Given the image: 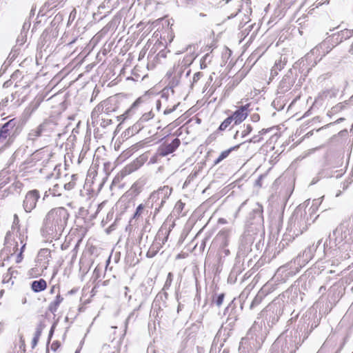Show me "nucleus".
Here are the masks:
<instances>
[{"label": "nucleus", "mask_w": 353, "mask_h": 353, "mask_svg": "<svg viewBox=\"0 0 353 353\" xmlns=\"http://www.w3.org/2000/svg\"><path fill=\"white\" fill-rule=\"evenodd\" d=\"M26 246V244H23L21 248V252L18 254L17 256V259H16V263H20L22 259H23V256H22V253L23 252V249Z\"/></svg>", "instance_id": "obj_43"}, {"label": "nucleus", "mask_w": 353, "mask_h": 353, "mask_svg": "<svg viewBox=\"0 0 353 353\" xmlns=\"http://www.w3.org/2000/svg\"><path fill=\"white\" fill-rule=\"evenodd\" d=\"M14 99L15 96L13 93L3 98L0 102V111H3L5 108L8 106L9 102L13 101Z\"/></svg>", "instance_id": "obj_26"}, {"label": "nucleus", "mask_w": 353, "mask_h": 353, "mask_svg": "<svg viewBox=\"0 0 353 353\" xmlns=\"http://www.w3.org/2000/svg\"><path fill=\"white\" fill-rule=\"evenodd\" d=\"M171 84L172 86H176L179 83V81L178 79H176V77H174L172 81H171Z\"/></svg>", "instance_id": "obj_51"}, {"label": "nucleus", "mask_w": 353, "mask_h": 353, "mask_svg": "<svg viewBox=\"0 0 353 353\" xmlns=\"http://www.w3.org/2000/svg\"><path fill=\"white\" fill-rule=\"evenodd\" d=\"M259 347L256 346V343L253 340L243 338L239 344V353H255Z\"/></svg>", "instance_id": "obj_16"}, {"label": "nucleus", "mask_w": 353, "mask_h": 353, "mask_svg": "<svg viewBox=\"0 0 353 353\" xmlns=\"http://www.w3.org/2000/svg\"><path fill=\"white\" fill-rule=\"evenodd\" d=\"M172 190V189L171 188L165 185L151 194L150 200L152 201V205L154 203H156L154 216L157 214L161 208L163 206L164 203L166 202V200L171 194Z\"/></svg>", "instance_id": "obj_5"}, {"label": "nucleus", "mask_w": 353, "mask_h": 353, "mask_svg": "<svg viewBox=\"0 0 353 353\" xmlns=\"http://www.w3.org/2000/svg\"><path fill=\"white\" fill-rule=\"evenodd\" d=\"M156 107L157 110L160 109L161 107V101L159 100L156 101Z\"/></svg>", "instance_id": "obj_56"}, {"label": "nucleus", "mask_w": 353, "mask_h": 353, "mask_svg": "<svg viewBox=\"0 0 353 353\" xmlns=\"http://www.w3.org/2000/svg\"><path fill=\"white\" fill-rule=\"evenodd\" d=\"M59 188V186L58 184H56L53 186L52 188H50L48 192H50V194H52V196H60L61 195V193L59 192V191L58 190V189Z\"/></svg>", "instance_id": "obj_40"}, {"label": "nucleus", "mask_w": 353, "mask_h": 353, "mask_svg": "<svg viewBox=\"0 0 353 353\" xmlns=\"http://www.w3.org/2000/svg\"><path fill=\"white\" fill-rule=\"evenodd\" d=\"M176 109V107L174 106L172 109H166L164 110V114H168L171 112H172Z\"/></svg>", "instance_id": "obj_52"}, {"label": "nucleus", "mask_w": 353, "mask_h": 353, "mask_svg": "<svg viewBox=\"0 0 353 353\" xmlns=\"http://www.w3.org/2000/svg\"><path fill=\"white\" fill-rule=\"evenodd\" d=\"M47 288L46 281L40 279L39 280H36L32 282L31 283V289L34 292H40L46 290Z\"/></svg>", "instance_id": "obj_19"}, {"label": "nucleus", "mask_w": 353, "mask_h": 353, "mask_svg": "<svg viewBox=\"0 0 353 353\" xmlns=\"http://www.w3.org/2000/svg\"><path fill=\"white\" fill-rule=\"evenodd\" d=\"M48 196V191H46L44 194V196H43V200L46 199V197H47Z\"/></svg>", "instance_id": "obj_62"}, {"label": "nucleus", "mask_w": 353, "mask_h": 353, "mask_svg": "<svg viewBox=\"0 0 353 353\" xmlns=\"http://www.w3.org/2000/svg\"><path fill=\"white\" fill-rule=\"evenodd\" d=\"M104 205V202L100 203L98 205V208H97V213H98L101 209L103 207Z\"/></svg>", "instance_id": "obj_54"}, {"label": "nucleus", "mask_w": 353, "mask_h": 353, "mask_svg": "<svg viewBox=\"0 0 353 353\" xmlns=\"http://www.w3.org/2000/svg\"><path fill=\"white\" fill-rule=\"evenodd\" d=\"M317 217L315 207L312 206L307 209L303 205H299L290 219V225L292 229H294V233L296 235L302 234Z\"/></svg>", "instance_id": "obj_2"}, {"label": "nucleus", "mask_w": 353, "mask_h": 353, "mask_svg": "<svg viewBox=\"0 0 353 353\" xmlns=\"http://www.w3.org/2000/svg\"><path fill=\"white\" fill-rule=\"evenodd\" d=\"M60 346V344L58 341H54L51 345V350L53 351H56Z\"/></svg>", "instance_id": "obj_49"}, {"label": "nucleus", "mask_w": 353, "mask_h": 353, "mask_svg": "<svg viewBox=\"0 0 353 353\" xmlns=\"http://www.w3.org/2000/svg\"><path fill=\"white\" fill-rule=\"evenodd\" d=\"M279 72V70L278 69L277 65H274V66L271 69V76L272 77L276 76L278 74Z\"/></svg>", "instance_id": "obj_48"}, {"label": "nucleus", "mask_w": 353, "mask_h": 353, "mask_svg": "<svg viewBox=\"0 0 353 353\" xmlns=\"http://www.w3.org/2000/svg\"><path fill=\"white\" fill-rule=\"evenodd\" d=\"M349 52L352 54H353V42H352V44L350 46V48L349 50Z\"/></svg>", "instance_id": "obj_59"}, {"label": "nucleus", "mask_w": 353, "mask_h": 353, "mask_svg": "<svg viewBox=\"0 0 353 353\" xmlns=\"http://www.w3.org/2000/svg\"><path fill=\"white\" fill-rule=\"evenodd\" d=\"M314 253V249L312 247L306 248L302 254H300L301 256L304 259V261L307 263L312 259Z\"/></svg>", "instance_id": "obj_24"}, {"label": "nucleus", "mask_w": 353, "mask_h": 353, "mask_svg": "<svg viewBox=\"0 0 353 353\" xmlns=\"http://www.w3.org/2000/svg\"><path fill=\"white\" fill-rule=\"evenodd\" d=\"M42 253H43V254H50V252H49V250H47V249H46V250H41V251L40 252L39 254H42Z\"/></svg>", "instance_id": "obj_58"}, {"label": "nucleus", "mask_w": 353, "mask_h": 353, "mask_svg": "<svg viewBox=\"0 0 353 353\" xmlns=\"http://www.w3.org/2000/svg\"><path fill=\"white\" fill-rule=\"evenodd\" d=\"M288 59L285 56H280L279 59L276 60L274 65H277L278 69L281 71L285 65Z\"/></svg>", "instance_id": "obj_29"}, {"label": "nucleus", "mask_w": 353, "mask_h": 353, "mask_svg": "<svg viewBox=\"0 0 353 353\" xmlns=\"http://www.w3.org/2000/svg\"><path fill=\"white\" fill-rule=\"evenodd\" d=\"M181 141L178 138H175L170 143L165 142L159 147L157 154L159 157H165L174 152L179 147Z\"/></svg>", "instance_id": "obj_11"}, {"label": "nucleus", "mask_w": 353, "mask_h": 353, "mask_svg": "<svg viewBox=\"0 0 353 353\" xmlns=\"http://www.w3.org/2000/svg\"><path fill=\"white\" fill-rule=\"evenodd\" d=\"M68 248V245H65V244H62L61 245V249L63 250H66Z\"/></svg>", "instance_id": "obj_60"}, {"label": "nucleus", "mask_w": 353, "mask_h": 353, "mask_svg": "<svg viewBox=\"0 0 353 353\" xmlns=\"http://www.w3.org/2000/svg\"><path fill=\"white\" fill-rule=\"evenodd\" d=\"M154 114L152 110L144 113L138 121V125H141L143 123L148 122L154 117Z\"/></svg>", "instance_id": "obj_28"}, {"label": "nucleus", "mask_w": 353, "mask_h": 353, "mask_svg": "<svg viewBox=\"0 0 353 353\" xmlns=\"http://www.w3.org/2000/svg\"><path fill=\"white\" fill-rule=\"evenodd\" d=\"M19 217L17 214H14V223L16 224V223H19Z\"/></svg>", "instance_id": "obj_55"}, {"label": "nucleus", "mask_w": 353, "mask_h": 353, "mask_svg": "<svg viewBox=\"0 0 353 353\" xmlns=\"http://www.w3.org/2000/svg\"><path fill=\"white\" fill-rule=\"evenodd\" d=\"M40 198V193L37 190L28 191L23 201V208L26 212H32L37 206Z\"/></svg>", "instance_id": "obj_9"}, {"label": "nucleus", "mask_w": 353, "mask_h": 353, "mask_svg": "<svg viewBox=\"0 0 353 353\" xmlns=\"http://www.w3.org/2000/svg\"><path fill=\"white\" fill-rule=\"evenodd\" d=\"M268 131H269L268 129H262L261 130H260L258 134H256V135L253 136L249 140L245 141H244V142H243L241 143L243 144V143H244L245 142H248V143H258V142H260L261 140L262 139V135L265 134Z\"/></svg>", "instance_id": "obj_25"}, {"label": "nucleus", "mask_w": 353, "mask_h": 353, "mask_svg": "<svg viewBox=\"0 0 353 353\" xmlns=\"http://www.w3.org/2000/svg\"><path fill=\"white\" fill-rule=\"evenodd\" d=\"M241 144L242 143H240L221 152L218 158L214 161V165L220 163L223 160L226 159L232 151L238 150Z\"/></svg>", "instance_id": "obj_21"}, {"label": "nucleus", "mask_w": 353, "mask_h": 353, "mask_svg": "<svg viewBox=\"0 0 353 353\" xmlns=\"http://www.w3.org/2000/svg\"><path fill=\"white\" fill-rule=\"evenodd\" d=\"M39 105V102L32 103L30 105L28 110H30V112L35 111Z\"/></svg>", "instance_id": "obj_46"}, {"label": "nucleus", "mask_w": 353, "mask_h": 353, "mask_svg": "<svg viewBox=\"0 0 353 353\" xmlns=\"http://www.w3.org/2000/svg\"><path fill=\"white\" fill-rule=\"evenodd\" d=\"M327 243L331 248L338 247L340 249L341 247H345V244L343 243L342 230L339 228H336L332 234H330Z\"/></svg>", "instance_id": "obj_13"}, {"label": "nucleus", "mask_w": 353, "mask_h": 353, "mask_svg": "<svg viewBox=\"0 0 353 353\" xmlns=\"http://www.w3.org/2000/svg\"><path fill=\"white\" fill-rule=\"evenodd\" d=\"M172 280H173V274H172V273L169 272L167 276L165 283L163 285V291H166L170 288V286L172 285Z\"/></svg>", "instance_id": "obj_32"}, {"label": "nucleus", "mask_w": 353, "mask_h": 353, "mask_svg": "<svg viewBox=\"0 0 353 353\" xmlns=\"http://www.w3.org/2000/svg\"><path fill=\"white\" fill-rule=\"evenodd\" d=\"M17 120L14 118L5 123L0 128V143H4L8 139H10L15 132V127Z\"/></svg>", "instance_id": "obj_10"}, {"label": "nucleus", "mask_w": 353, "mask_h": 353, "mask_svg": "<svg viewBox=\"0 0 353 353\" xmlns=\"http://www.w3.org/2000/svg\"><path fill=\"white\" fill-rule=\"evenodd\" d=\"M245 339L253 340V341L256 343V347H261L265 339L264 332L263 331L262 325L256 322H254L252 326L249 330L247 336Z\"/></svg>", "instance_id": "obj_8"}, {"label": "nucleus", "mask_w": 353, "mask_h": 353, "mask_svg": "<svg viewBox=\"0 0 353 353\" xmlns=\"http://www.w3.org/2000/svg\"><path fill=\"white\" fill-rule=\"evenodd\" d=\"M80 351H81V347H79V349H77V350L75 351V353H80Z\"/></svg>", "instance_id": "obj_64"}, {"label": "nucleus", "mask_w": 353, "mask_h": 353, "mask_svg": "<svg viewBox=\"0 0 353 353\" xmlns=\"http://www.w3.org/2000/svg\"><path fill=\"white\" fill-rule=\"evenodd\" d=\"M221 249H222V252L225 254V256H227L230 254V250L228 249H227L226 247L221 248Z\"/></svg>", "instance_id": "obj_53"}, {"label": "nucleus", "mask_w": 353, "mask_h": 353, "mask_svg": "<svg viewBox=\"0 0 353 353\" xmlns=\"http://www.w3.org/2000/svg\"><path fill=\"white\" fill-rule=\"evenodd\" d=\"M260 119V117L258 114H253L252 116H251V119L252 121L254 122H256L259 120Z\"/></svg>", "instance_id": "obj_50"}, {"label": "nucleus", "mask_w": 353, "mask_h": 353, "mask_svg": "<svg viewBox=\"0 0 353 353\" xmlns=\"http://www.w3.org/2000/svg\"><path fill=\"white\" fill-rule=\"evenodd\" d=\"M125 295L127 296V292L129 291V288L128 287H125Z\"/></svg>", "instance_id": "obj_61"}, {"label": "nucleus", "mask_w": 353, "mask_h": 353, "mask_svg": "<svg viewBox=\"0 0 353 353\" xmlns=\"http://www.w3.org/2000/svg\"><path fill=\"white\" fill-rule=\"evenodd\" d=\"M109 116L99 114V117L94 119V112L91 113V121L93 126L99 125L102 128H106L112 123V119L108 118Z\"/></svg>", "instance_id": "obj_17"}, {"label": "nucleus", "mask_w": 353, "mask_h": 353, "mask_svg": "<svg viewBox=\"0 0 353 353\" xmlns=\"http://www.w3.org/2000/svg\"><path fill=\"white\" fill-rule=\"evenodd\" d=\"M341 39H347L353 36V30L345 29L342 30L339 34Z\"/></svg>", "instance_id": "obj_33"}, {"label": "nucleus", "mask_w": 353, "mask_h": 353, "mask_svg": "<svg viewBox=\"0 0 353 353\" xmlns=\"http://www.w3.org/2000/svg\"><path fill=\"white\" fill-rule=\"evenodd\" d=\"M295 78L294 77L292 70L290 69L287 72V73L279 83L278 86V93L284 94L287 92L293 86Z\"/></svg>", "instance_id": "obj_12"}, {"label": "nucleus", "mask_w": 353, "mask_h": 353, "mask_svg": "<svg viewBox=\"0 0 353 353\" xmlns=\"http://www.w3.org/2000/svg\"><path fill=\"white\" fill-rule=\"evenodd\" d=\"M41 332H42V328L40 326H38L36 329V331L34 333V336L32 341V347H34L35 345H37V344L39 341V337L41 334Z\"/></svg>", "instance_id": "obj_30"}, {"label": "nucleus", "mask_w": 353, "mask_h": 353, "mask_svg": "<svg viewBox=\"0 0 353 353\" xmlns=\"http://www.w3.org/2000/svg\"><path fill=\"white\" fill-rule=\"evenodd\" d=\"M183 208H184V203H182L181 201H179L176 202V203L175 205L174 210L176 212H177L178 213H180L183 210Z\"/></svg>", "instance_id": "obj_41"}, {"label": "nucleus", "mask_w": 353, "mask_h": 353, "mask_svg": "<svg viewBox=\"0 0 353 353\" xmlns=\"http://www.w3.org/2000/svg\"><path fill=\"white\" fill-rule=\"evenodd\" d=\"M168 294L165 291L163 292H159L156 296L155 301H159L161 300L165 303L168 299Z\"/></svg>", "instance_id": "obj_39"}, {"label": "nucleus", "mask_w": 353, "mask_h": 353, "mask_svg": "<svg viewBox=\"0 0 353 353\" xmlns=\"http://www.w3.org/2000/svg\"><path fill=\"white\" fill-rule=\"evenodd\" d=\"M202 76H203L202 72H196L193 76L192 83H196L201 79V77Z\"/></svg>", "instance_id": "obj_44"}, {"label": "nucleus", "mask_w": 353, "mask_h": 353, "mask_svg": "<svg viewBox=\"0 0 353 353\" xmlns=\"http://www.w3.org/2000/svg\"><path fill=\"white\" fill-rule=\"evenodd\" d=\"M170 231V227L167 228L165 226H162L159 229L157 234L154 241L152 243L146 253V256L148 258H152L159 252L161 248L162 247V245L167 241Z\"/></svg>", "instance_id": "obj_4"}, {"label": "nucleus", "mask_w": 353, "mask_h": 353, "mask_svg": "<svg viewBox=\"0 0 353 353\" xmlns=\"http://www.w3.org/2000/svg\"><path fill=\"white\" fill-rule=\"evenodd\" d=\"M306 264L307 263L304 261L301 254H299L294 261H290L278 268L276 274H285V277L292 276L299 272L301 268Z\"/></svg>", "instance_id": "obj_6"}, {"label": "nucleus", "mask_w": 353, "mask_h": 353, "mask_svg": "<svg viewBox=\"0 0 353 353\" xmlns=\"http://www.w3.org/2000/svg\"><path fill=\"white\" fill-rule=\"evenodd\" d=\"M199 16H200V17H205V16H206V14H203V13L201 12V13H199Z\"/></svg>", "instance_id": "obj_63"}, {"label": "nucleus", "mask_w": 353, "mask_h": 353, "mask_svg": "<svg viewBox=\"0 0 353 353\" xmlns=\"http://www.w3.org/2000/svg\"><path fill=\"white\" fill-rule=\"evenodd\" d=\"M212 56L210 53L205 54L201 59L200 68L201 69H205L207 68L208 64L212 61Z\"/></svg>", "instance_id": "obj_27"}, {"label": "nucleus", "mask_w": 353, "mask_h": 353, "mask_svg": "<svg viewBox=\"0 0 353 353\" xmlns=\"http://www.w3.org/2000/svg\"><path fill=\"white\" fill-rule=\"evenodd\" d=\"M141 101V98H139L132 103L130 108L128 111H126L125 113L123 114V116H125V118H127L130 116V113L134 110L135 108H137L139 105Z\"/></svg>", "instance_id": "obj_36"}, {"label": "nucleus", "mask_w": 353, "mask_h": 353, "mask_svg": "<svg viewBox=\"0 0 353 353\" xmlns=\"http://www.w3.org/2000/svg\"><path fill=\"white\" fill-rule=\"evenodd\" d=\"M281 343L282 353H294L298 348L297 345L292 337L285 339V342H282L281 339H278L274 343V347H277Z\"/></svg>", "instance_id": "obj_14"}, {"label": "nucleus", "mask_w": 353, "mask_h": 353, "mask_svg": "<svg viewBox=\"0 0 353 353\" xmlns=\"http://www.w3.org/2000/svg\"><path fill=\"white\" fill-rule=\"evenodd\" d=\"M57 124L51 119H46L28 134V141L35 143L39 139L48 140L56 132Z\"/></svg>", "instance_id": "obj_3"}, {"label": "nucleus", "mask_w": 353, "mask_h": 353, "mask_svg": "<svg viewBox=\"0 0 353 353\" xmlns=\"http://www.w3.org/2000/svg\"><path fill=\"white\" fill-rule=\"evenodd\" d=\"M262 301V295L258 294L254 297V299L252 300L251 304H250V309L254 308L255 306L259 305Z\"/></svg>", "instance_id": "obj_37"}, {"label": "nucleus", "mask_w": 353, "mask_h": 353, "mask_svg": "<svg viewBox=\"0 0 353 353\" xmlns=\"http://www.w3.org/2000/svg\"><path fill=\"white\" fill-rule=\"evenodd\" d=\"M143 210L144 205L143 204H140L137 206L132 218L130 221V224L131 225H134L137 224V221L142 214Z\"/></svg>", "instance_id": "obj_22"}, {"label": "nucleus", "mask_w": 353, "mask_h": 353, "mask_svg": "<svg viewBox=\"0 0 353 353\" xmlns=\"http://www.w3.org/2000/svg\"><path fill=\"white\" fill-rule=\"evenodd\" d=\"M249 106V104L241 105L231 116H230L235 125L241 123L246 119L248 115Z\"/></svg>", "instance_id": "obj_15"}, {"label": "nucleus", "mask_w": 353, "mask_h": 353, "mask_svg": "<svg viewBox=\"0 0 353 353\" xmlns=\"http://www.w3.org/2000/svg\"><path fill=\"white\" fill-rule=\"evenodd\" d=\"M72 180L69 181L68 183H66L64 184V189L66 190H72L75 186V181L74 180L77 179L76 175L73 174L71 176Z\"/></svg>", "instance_id": "obj_34"}, {"label": "nucleus", "mask_w": 353, "mask_h": 353, "mask_svg": "<svg viewBox=\"0 0 353 353\" xmlns=\"http://www.w3.org/2000/svg\"><path fill=\"white\" fill-rule=\"evenodd\" d=\"M196 174H197L196 171H195L194 172H192L186 179L184 185H187L188 183H190L191 182V181H192L196 176Z\"/></svg>", "instance_id": "obj_42"}, {"label": "nucleus", "mask_w": 353, "mask_h": 353, "mask_svg": "<svg viewBox=\"0 0 353 353\" xmlns=\"http://www.w3.org/2000/svg\"><path fill=\"white\" fill-rule=\"evenodd\" d=\"M118 107L115 101L112 99H107L99 103L92 110L94 119L99 117V114L110 116L112 112L117 111Z\"/></svg>", "instance_id": "obj_7"}, {"label": "nucleus", "mask_w": 353, "mask_h": 353, "mask_svg": "<svg viewBox=\"0 0 353 353\" xmlns=\"http://www.w3.org/2000/svg\"><path fill=\"white\" fill-rule=\"evenodd\" d=\"M252 130V127L250 124L243 125L241 130H237L234 135V139H237L239 137L241 139L245 138Z\"/></svg>", "instance_id": "obj_20"}, {"label": "nucleus", "mask_w": 353, "mask_h": 353, "mask_svg": "<svg viewBox=\"0 0 353 353\" xmlns=\"http://www.w3.org/2000/svg\"><path fill=\"white\" fill-rule=\"evenodd\" d=\"M232 119L230 117L226 118L219 125L218 128V131H223L225 130L232 122Z\"/></svg>", "instance_id": "obj_31"}, {"label": "nucleus", "mask_w": 353, "mask_h": 353, "mask_svg": "<svg viewBox=\"0 0 353 353\" xmlns=\"http://www.w3.org/2000/svg\"><path fill=\"white\" fill-rule=\"evenodd\" d=\"M253 210L255 213H257L259 216H261L263 212V207L261 205L257 203L256 208Z\"/></svg>", "instance_id": "obj_45"}, {"label": "nucleus", "mask_w": 353, "mask_h": 353, "mask_svg": "<svg viewBox=\"0 0 353 353\" xmlns=\"http://www.w3.org/2000/svg\"><path fill=\"white\" fill-rule=\"evenodd\" d=\"M63 298L59 294H57L54 301L51 302L49 305V310L51 312L54 313L57 312L60 303L63 301Z\"/></svg>", "instance_id": "obj_23"}, {"label": "nucleus", "mask_w": 353, "mask_h": 353, "mask_svg": "<svg viewBox=\"0 0 353 353\" xmlns=\"http://www.w3.org/2000/svg\"><path fill=\"white\" fill-rule=\"evenodd\" d=\"M68 210L63 207L54 208L46 214L42 232L52 239H57L65 229L69 218Z\"/></svg>", "instance_id": "obj_1"}, {"label": "nucleus", "mask_w": 353, "mask_h": 353, "mask_svg": "<svg viewBox=\"0 0 353 353\" xmlns=\"http://www.w3.org/2000/svg\"><path fill=\"white\" fill-rule=\"evenodd\" d=\"M225 297V294L223 293H221L219 294L216 298L213 299V302L218 306H221L223 303V299Z\"/></svg>", "instance_id": "obj_38"}, {"label": "nucleus", "mask_w": 353, "mask_h": 353, "mask_svg": "<svg viewBox=\"0 0 353 353\" xmlns=\"http://www.w3.org/2000/svg\"><path fill=\"white\" fill-rule=\"evenodd\" d=\"M229 236L230 231L228 230H222L218 233L216 239L220 242L221 248H225L228 245Z\"/></svg>", "instance_id": "obj_18"}, {"label": "nucleus", "mask_w": 353, "mask_h": 353, "mask_svg": "<svg viewBox=\"0 0 353 353\" xmlns=\"http://www.w3.org/2000/svg\"><path fill=\"white\" fill-rule=\"evenodd\" d=\"M133 315H134V312H131V313L128 315V318L126 319V320H125V330H124V334H123V335H125V332H126V330H127V328H128V325L129 321H130V319L133 316Z\"/></svg>", "instance_id": "obj_47"}, {"label": "nucleus", "mask_w": 353, "mask_h": 353, "mask_svg": "<svg viewBox=\"0 0 353 353\" xmlns=\"http://www.w3.org/2000/svg\"><path fill=\"white\" fill-rule=\"evenodd\" d=\"M57 288L55 285L52 286V288L50 289V292L51 294H54V293H55V290H56V289H57Z\"/></svg>", "instance_id": "obj_57"}, {"label": "nucleus", "mask_w": 353, "mask_h": 353, "mask_svg": "<svg viewBox=\"0 0 353 353\" xmlns=\"http://www.w3.org/2000/svg\"><path fill=\"white\" fill-rule=\"evenodd\" d=\"M326 45H327V43L325 42H323V43H321V44H319V46H316L314 48H313L310 51V53H308L307 54V59L310 58V54L314 55L315 54H317V52H319L321 49H323L324 47H325Z\"/></svg>", "instance_id": "obj_35"}]
</instances>
